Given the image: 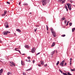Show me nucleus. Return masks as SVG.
I'll list each match as a JSON object with an SVG mask.
<instances>
[{"label":"nucleus","instance_id":"obj_63","mask_svg":"<svg viewBox=\"0 0 75 75\" xmlns=\"http://www.w3.org/2000/svg\"><path fill=\"white\" fill-rule=\"evenodd\" d=\"M71 63H70V65H71Z\"/></svg>","mask_w":75,"mask_h":75},{"label":"nucleus","instance_id":"obj_45","mask_svg":"<svg viewBox=\"0 0 75 75\" xmlns=\"http://www.w3.org/2000/svg\"><path fill=\"white\" fill-rule=\"evenodd\" d=\"M28 58L29 59H30V57H28Z\"/></svg>","mask_w":75,"mask_h":75},{"label":"nucleus","instance_id":"obj_34","mask_svg":"<svg viewBox=\"0 0 75 75\" xmlns=\"http://www.w3.org/2000/svg\"><path fill=\"white\" fill-rule=\"evenodd\" d=\"M40 54V53L39 52V53H38L37 54H36V55H39V54Z\"/></svg>","mask_w":75,"mask_h":75},{"label":"nucleus","instance_id":"obj_27","mask_svg":"<svg viewBox=\"0 0 75 75\" xmlns=\"http://www.w3.org/2000/svg\"><path fill=\"white\" fill-rule=\"evenodd\" d=\"M5 27L6 28H8V25H6Z\"/></svg>","mask_w":75,"mask_h":75},{"label":"nucleus","instance_id":"obj_3","mask_svg":"<svg viewBox=\"0 0 75 75\" xmlns=\"http://www.w3.org/2000/svg\"><path fill=\"white\" fill-rule=\"evenodd\" d=\"M65 62V60H63L60 63V65L61 67H64V63Z\"/></svg>","mask_w":75,"mask_h":75},{"label":"nucleus","instance_id":"obj_51","mask_svg":"<svg viewBox=\"0 0 75 75\" xmlns=\"http://www.w3.org/2000/svg\"><path fill=\"white\" fill-rule=\"evenodd\" d=\"M28 62H31V60H29Z\"/></svg>","mask_w":75,"mask_h":75},{"label":"nucleus","instance_id":"obj_15","mask_svg":"<svg viewBox=\"0 0 75 75\" xmlns=\"http://www.w3.org/2000/svg\"><path fill=\"white\" fill-rule=\"evenodd\" d=\"M7 11L6 10H5L4 11V14H6V13H7Z\"/></svg>","mask_w":75,"mask_h":75},{"label":"nucleus","instance_id":"obj_59","mask_svg":"<svg viewBox=\"0 0 75 75\" xmlns=\"http://www.w3.org/2000/svg\"><path fill=\"white\" fill-rule=\"evenodd\" d=\"M14 35H16V33H14Z\"/></svg>","mask_w":75,"mask_h":75},{"label":"nucleus","instance_id":"obj_64","mask_svg":"<svg viewBox=\"0 0 75 75\" xmlns=\"http://www.w3.org/2000/svg\"><path fill=\"white\" fill-rule=\"evenodd\" d=\"M0 75H1V74H0Z\"/></svg>","mask_w":75,"mask_h":75},{"label":"nucleus","instance_id":"obj_12","mask_svg":"<svg viewBox=\"0 0 75 75\" xmlns=\"http://www.w3.org/2000/svg\"><path fill=\"white\" fill-rule=\"evenodd\" d=\"M65 0H59V1H62V4L64 3V1Z\"/></svg>","mask_w":75,"mask_h":75},{"label":"nucleus","instance_id":"obj_21","mask_svg":"<svg viewBox=\"0 0 75 75\" xmlns=\"http://www.w3.org/2000/svg\"><path fill=\"white\" fill-rule=\"evenodd\" d=\"M46 28H47V30L48 31V26L47 25H46Z\"/></svg>","mask_w":75,"mask_h":75},{"label":"nucleus","instance_id":"obj_30","mask_svg":"<svg viewBox=\"0 0 75 75\" xmlns=\"http://www.w3.org/2000/svg\"><path fill=\"white\" fill-rule=\"evenodd\" d=\"M9 74H10V72H9L7 73V75H9Z\"/></svg>","mask_w":75,"mask_h":75},{"label":"nucleus","instance_id":"obj_32","mask_svg":"<svg viewBox=\"0 0 75 75\" xmlns=\"http://www.w3.org/2000/svg\"><path fill=\"white\" fill-rule=\"evenodd\" d=\"M21 2L20 1L19 3V5H20V4H21Z\"/></svg>","mask_w":75,"mask_h":75},{"label":"nucleus","instance_id":"obj_9","mask_svg":"<svg viewBox=\"0 0 75 75\" xmlns=\"http://www.w3.org/2000/svg\"><path fill=\"white\" fill-rule=\"evenodd\" d=\"M3 71V69H1V70H0V74H1Z\"/></svg>","mask_w":75,"mask_h":75},{"label":"nucleus","instance_id":"obj_1","mask_svg":"<svg viewBox=\"0 0 75 75\" xmlns=\"http://www.w3.org/2000/svg\"><path fill=\"white\" fill-rule=\"evenodd\" d=\"M43 6H45L47 4V0H42Z\"/></svg>","mask_w":75,"mask_h":75},{"label":"nucleus","instance_id":"obj_24","mask_svg":"<svg viewBox=\"0 0 75 75\" xmlns=\"http://www.w3.org/2000/svg\"><path fill=\"white\" fill-rule=\"evenodd\" d=\"M74 30H75L74 28H73L72 29V32H74Z\"/></svg>","mask_w":75,"mask_h":75},{"label":"nucleus","instance_id":"obj_50","mask_svg":"<svg viewBox=\"0 0 75 75\" xmlns=\"http://www.w3.org/2000/svg\"><path fill=\"white\" fill-rule=\"evenodd\" d=\"M24 5H28V4H27L25 3V4H24Z\"/></svg>","mask_w":75,"mask_h":75},{"label":"nucleus","instance_id":"obj_55","mask_svg":"<svg viewBox=\"0 0 75 75\" xmlns=\"http://www.w3.org/2000/svg\"><path fill=\"white\" fill-rule=\"evenodd\" d=\"M22 63H23V62H22V61H21V64L22 65H23Z\"/></svg>","mask_w":75,"mask_h":75},{"label":"nucleus","instance_id":"obj_44","mask_svg":"<svg viewBox=\"0 0 75 75\" xmlns=\"http://www.w3.org/2000/svg\"><path fill=\"white\" fill-rule=\"evenodd\" d=\"M38 66H39V67H41V64H39L38 65Z\"/></svg>","mask_w":75,"mask_h":75},{"label":"nucleus","instance_id":"obj_42","mask_svg":"<svg viewBox=\"0 0 75 75\" xmlns=\"http://www.w3.org/2000/svg\"><path fill=\"white\" fill-rule=\"evenodd\" d=\"M18 51L20 54H21V52H20V51L19 50H18Z\"/></svg>","mask_w":75,"mask_h":75},{"label":"nucleus","instance_id":"obj_16","mask_svg":"<svg viewBox=\"0 0 75 75\" xmlns=\"http://www.w3.org/2000/svg\"><path fill=\"white\" fill-rule=\"evenodd\" d=\"M25 48H29V46L28 45H26L25 46Z\"/></svg>","mask_w":75,"mask_h":75},{"label":"nucleus","instance_id":"obj_31","mask_svg":"<svg viewBox=\"0 0 75 75\" xmlns=\"http://www.w3.org/2000/svg\"><path fill=\"white\" fill-rule=\"evenodd\" d=\"M65 8H66V9H67V8H67V6L66 5H65Z\"/></svg>","mask_w":75,"mask_h":75},{"label":"nucleus","instance_id":"obj_10","mask_svg":"<svg viewBox=\"0 0 75 75\" xmlns=\"http://www.w3.org/2000/svg\"><path fill=\"white\" fill-rule=\"evenodd\" d=\"M16 31H18L19 33H21V31L19 29H16Z\"/></svg>","mask_w":75,"mask_h":75},{"label":"nucleus","instance_id":"obj_4","mask_svg":"<svg viewBox=\"0 0 75 75\" xmlns=\"http://www.w3.org/2000/svg\"><path fill=\"white\" fill-rule=\"evenodd\" d=\"M32 53H34L35 52V49L33 48L31 50Z\"/></svg>","mask_w":75,"mask_h":75},{"label":"nucleus","instance_id":"obj_36","mask_svg":"<svg viewBox=\"0 0 75 75\" xmlns=\"http://www.w3.org/2000/svg\"><path fill=\"white\" fill-rule=\"evenodd\" d=\"M59 71H60L61 73H62V71H61V70H60V69H59Z\"/></svg>","mask_w":75,"mask_h":75},{"label":"nucleus","instance_id":"obj_2","mask_svg":"<svg viewBox=\"0 0 75 75\" xmlns=\"http://www.w3.org/2000/svg\"><path fill=\"white\" fill-rule=\"evenodd\" d=\"M67 5L68 6V8L69 10H71V6L70 5V4L67 3Z\"/></svg>","mask_w":75,"mask_h":75},{"label":"nucleus","instance_id":"obj_40","mask_svg":"<svg viewBox=\"0 0 75 75\" xmlns=\"http://www.w3.org/2000/svg\"><path fill=\"white\" fill-rule=\"evenodd\" d=\"M69 23V22H67V24L66 25L67 26V25H68V23Z\"/></svg>","mask_w":75,"mask_h":75},{"label":"nucleus","instance_id":"obj_48","mask_svg":"<svg viewBox=\"0 0 75 75\" xmlns=\"http://www.w3.org/2000/svg\"><path fill=\"white\" fill-rule=\"evenodd\" d=\"M67 65V63L65 62V63L64 65Z\"/></svg>","mask_w":75,"mask_h":75},{"label":"nucleus","instance_id":"obj_23","mask_svg":"<svg viewBox=\"0 0 75 75\" xmlns=\"http://www.w3.org/2000/svg\"><path fill=\"white\" fill-rule=\"evenodd\" d=\"M51 30L52 33L53 32H54V31H53V28H51Z\"/></svg>","mask_w":75,"mask_h":75},{"label":"nucleus","instance_id":"obj_61","mask_svg":"<svg viewBox=\"0 0 75 75\" xmlns=\"http://www.w3.org/2000/svg\"><path fill=\"white\" fill-rule=\"evenodd\" d=\"M42 18H43V17H42Z\"/></svg>","mask_w":75,"mask_h":75},{"label":"nucleus","instance_id":"obj_60","mask_svg":"<svg viewBox=\"0 0 75 75\" xmlns=\"http://www.w3.org/2000/svg\"><path fill=\"white\" fill-rule=\"evenodd\" d=\"M26 71H28V69Z\"/></svg>","mask_w":75,"mask_h":75},{"label":"nucleus","instance_id":"obj_46","mask_svg":"<svg viewBox=\"0 0 75 75\" xmlns=\"http://www.w3.org/2000/svg\"><path fill=\"white\" fill-rule=\"evenodd\" d=\"M34 62H35V60H33V63H34Z\"/></svg>","mask_w":75,"mask_h":75},{"label":"nucleus","instance_id":"obj_22","mask_svg":"<svg viewBox=\"0 0 75 75\" xmlns=\"http://www.w3.org/2000/svg\"><path fill=\"white\" fill-rule=\"evenodd\" d=\"M63 75H68V74H67L65 73H63Z\"/></svg>","mask_w":75,"mask_h":75},{"label":"nucleus","instance_id":"obj_19","mask_svg":"<svg viewBox=\"0 0 75 75\" xmlns=\"http://www.w3.org/2000/svg\"><path fill=\"white\" fill-rule=\"evenodd\" d=\"M71 71H75V69L74 68L73 69H71Z\"/></svg>","mask_w":75,"mask_h":75},{"label":"nucleus","instance_id":"obj_56","mask_svg":"<svg viewBox=\"0 0 75 75\" xmlns=\"http://www.w3.org/2000/svg\"><path fill=\"white\" fill-rule=\"evenodd\" d=\"M10 66H11V67H13V65H12L11 64Z\"/></svg>","mask_w":75,"mask_h":75},{"label":"nucleus","instance_id":"obj_43","mask_svg":"<svg viewBox=\"0 0 75 75\" xmlns=\"http://www.w3.org/2000/svg\"><path fill=\"white\" fill-rule=\"evenodd\" d=\"M23 74L24 75H26V74H25V73H24V72L23 73Z\"/></svg>","mask_w":75,"mask_h":75},{"label":"nucleus","instance_id":"obj_17","mask_svg":"<svg viewBox=\"0 0 75 75\" xmlns=\"http://www.w3.org/2000/svg\"><path fill=\"white\" fill-rule=\"evenodd\" d=\"M65 18H62L61 19V20H65Z\"/></svg>","mask_w":75,"mask_h":75},{"label":"nucleus","instance_id":"obj_6","mask_svg":"<svg viewBox=\"0 0 75 75\" xmlns=\"http://www.w3.org/2000/svg\"><path fill=\"white\" fill-rule=\"evenodd\" d=\"M3 34L4 35H7V32L4 31L3 33Z\"/></svg>","mask_w":75,"mask_h":75},{"label":"nucleus","instance_id":"obj_57","mask_svg":"<svg viewBox=\"0 0 75 75\" xmlns=\"http://www.w3.org/2000/svg\"><path fill=\"white\" fill-rule=\"evenodd\" d=\"M47 34H49L48 32H47Z\"/></svg>","mask_w":75,"mask_h":75},{"label":"nucleus","instance_id":"obj_52","mask_svg":"<svg viewBox=\"0 0 75 75\" xmlns=\"http://www.w3.org/2000/svg\"><path fill=\"white\" fill-rule=\"evenodd\" d=\"M0 43H1V42H2L1 40H0Z\"/></svg>","mask_w":75,"mask_h":75},{"label":"nucleus","instance_id":"obj_28","mask_svg":"<svg viewBox=\"0 0 75 75\" xmlns=\"http://www.w3.org/2000/svg\"><path fill=\"white\" fill-rule=\"evenodd\" d=\"M18 50V48H15V50H16V51H17Z\"/></svg>","mask_w":75,"mask_h":75},{"label":"nucleus","instance_id":"obj_13","mask_svg":"<svg viewBox=\"0 0 75 75\" xmlns=\"http://www.w3.org/2000/svg\"><path fill=\"white\" fill-rule=\"evenodd\" d=\"M8 25V23H7V22H5V26H6V25Z\"/></svg>","mask_w":75,"mask_h":75},{"label":"nucleus","instance_id":"obj_37","mask_svg":"<svg viewBox=\"0 0 75 75\" xmlns=\"http://www.w3.org/2000/svg\"><path fill=\"white\" fill-rule=\"evenodd\" d=\"M47 64L44 65V67H47Z\"/></svg>","mask_w":75,"mask_h":75},{"label":"nucleus","instance_id":"obj_20","mask_svg":"<svg viewBox=\"0 0 75 75\" xmlns=\"http://www.w3.org/2000/svg\"><path fill=\"white\" fill-rule=\"evenodd\" d=\"M67 75H72V74H71L70 73L68 72L67 73Z\"/></svg>","mask_w":75,"mask_h":75},{"label":"nucleus","instance_id":"obj_8","mask_svg":"<svg viewBox=\"0 0 75 75\" xmlns=\"http://www.w3.org/2000/svg\"><path fill=\"white\" fill-rule=\"evenodd\" d=\"M11 64L13 65V66H16V65H15V64L14 63V62H10Z\"/></svg>","mask_w":75,"mask_h":75},{"label":"nucleus","instance_id":"obj_41","mask_svg":"<svg viewBox=\"0 0 75 75\" xmlns=\"http://www.w3.org/2000/svg\"><path fill=\"white\" fill-rule=\"evenodd\" d=\"M5 14H5V13L3 14L2 15V16H5Z\"/></svg>","mask_w":75,"mask_h":75},{"label":"nucleus","instance_id":"obj_33","mask_svg":"<svg viewBox=\"0 0 75 75\" xmlns=\"http://www.w3.org/2000/svg\"><path fill=\"white\" fill-rule=\"evenodd\" d=\"M7 4H10V3L8 1L7 2Z\"/></svg>","mask_w":75,"mask_h":75},{"label":"nucleus","instance_id":"obj_26","mask_svg":"<svg viewBox=\"0 0 75 75\" xmlns=\"http://www.w3.org/2000/svg\"><path fill=\"white\" fill-rule=\"evenodd\" d=\"M37 28H35L34 30V31H35V32H36V31H37Z\"/></svg>","mask_w":75,"mask_h":75},{"label":"nucleus","instance_id":"obj_18","mask_svg":"<svg viewBox=\"0 0 75 75\" xmlns=\"http://www.w3.org/2000/svg\"><path fill=\"white\" fill-rule=\"evenodd\" d=\"M59 61H58L57 62V63L56 64V65L57 66H58V64H59Z\"/></svg>","mask_w":75,"mask_h":75},{"label":"nucleus","instance_id":"obj_38","mask_svg":"<svg viewBox=\"0 0 75 75\" xmlns=\"http://www.w3.org/2000/svg\"><path fill=\"white\" fill-rule=\"evenodd\" d=\"M67 23V20H65V21H64V23H65V24H66Z\"/></svg>","mask_w":75,"mask_h":75},{"label":"nucleus","instance_id":"obj_39","mask_svg":"<svg viewBox=\"0 0 75 75\" xmlns=\"http://www.w3.org/2000/svg\"><path fill=\"white\" fill-rule=\"evenodd\" d=\"M31 70V68H30V69H28V71H30Z\"/></svg>","mask_w":75,"mask_h":75},{"label":"nucleus","instance_id":"obj_53","mask_svg":"<svg viewBox=\"0 0 75 75\" xmlns=\"http://www.w3.org/2000/svg\"><path fill=\"white\" fill-rule=\"evenodd\" d=\"M29 14H32L31 12L30 13H29Z\"/></svg>","mask_w":75,"mask_h":75},{"label":"nucleus","instance_id":"obj_5","mask_svg":"<svg viewBox=\"0 0 75 75\" xmlns=\"http://www.w3.org/2000/svg\"><path fill=\"white\" fill-rule=\"evenodd\" d=\"M52 33L53 34L54 37H56V33L54 31Z\"/></svg>","mask_w":75,"mask_h":75},{"label":"nucleus","instance_id":"obj_14","mask_svg":"<svg viewBox=\"0 0 75 75\" xmlns=\"http://www.w3.org/2000/svg\"><path fill=\"white\" fill-rule=\"evenodd\" d=\"M54 53H55V51H54L53 52H52V53L51 54V55H53V54H54Z\"/></svg>","mask_w":75,"mask_h":75},{"label":"nucleus","instance_id":"obj_47","mask_svg":"<svg viewBox=\"0 0 75 75\" xmlns=\"http://www.w3.org/2000/svg\"><path fill=\"white\" fill-rule=\"evenodd\" d=\"M54 51H55V52H56V53H57V50H54Z\"/></svg>","mask_w":75,"mask_h":75},{"label":"nucleus","instance_id":"obj_58","mask_svg":"<svg viewBox=\"0 0 75 75\" xmlns=\"http://www.w3.org/2000/svg\"><path fill=\"white\" fill-rule=\"evenodd\" d=\"M22 55H25V54H22Z\"/></svg>","mask_w":75,"mask_h":75},{"label":"nucleus","instance_id":"obj_7","mask_svg":"<svg viewBox=\"0 0 75 75\" xmlns=\"http://www.w3.org/2000/svg\"><path fill=\"white\" fill-rule=\"evenodd\" d=\"M40 64H41V65H44V62H43V61H41L40 62Z\"/></svg>","mask_w":75,"mask_h":75},{"label":"nucleus","instance_id":"obj_35","mask_svg":"<svg viewBox=\"0 0 75 75\" xmlns=\"http://www.w3.org/2000/svg\"><path fill=\"white\" fill-rule=\"evenodd\" d=\"M6 33L7 34V33H10V32L8 31H7V32H6Z\"/></svg>","mask_w":75,"mask_h":75},{"label":"nucleus","instance_id":"obj_62","mask_svg":"<svg viewBox=\"0 0 75 75\" xmlns=\"http://www.w3.org/2000/svg\"><path fill=\"white\" fill-rule=\"evenodd\" d=\"M25 60H26V61H27V59H26Z\"/></svg>","mask_w":75,"mask_h":75},{"label":"nucleus","instance_id":"obj_29","mask_svg":"<svg viewBox=\"0 0 75 75\" xmlns=\"http://www.w3.org/2000/svg\"><path fill=\"white\" fill-rule=\"evenodd\" d=\"M61 36L62 37H65V35H62Z\"/></svg>","mask_w":75,"mask_h":75},{"label":"nucleus","instance_id":"obj_54","mask_svg":"<svg viewBox=\"0 0 75 75\" xmlns=\"http://www.w3.org/2000/svg\"><path fill=\"white\" fill-rule=\"evenodd\" d=\"M70 61H72V58H70Z\"/></svg>","mask_w":75,"mask_h":75},{"label":"nucleus","instance_id":"obj_25","mask_svg":"<svg viewBox=\"0 0 75 75\" xmlns=\"http://www.w3.org/2000/svg\"><path fill=\"white\" fill-rule=\"evenodd\" d=\"M72 25V23H69V25H70V26H71Z\"/></svg>","mask_w":75,"mask_h":75},{"label":"nucleus","instance_id":"obj_49","mask_svg":"<svg viewBox=\"0 0 75 75\" xmlns=\"http://www.w3.org/2000/svg\"><path fill=\"white\" fill-rule=\"evenodd\" d=\"M67 10V11H68V8H67V9H66Z\"/></svg>","mask_w":75,"mask_h":75},{"label":"nucleus","instance_id":"obj_11","mask_svg":"<svg viewBox=\"0 0 75 75\" xmlns=\"http://www.w3.org/2000/svg\"><path fill=\"white\" fill-rule=\"evenodd\" d=\"M55 43L53 42L51 46V47H54L55 46Z\"/></svg>","mask_w":75,"mask_h":75}]
</instances>
